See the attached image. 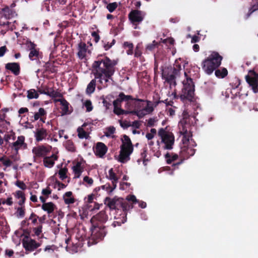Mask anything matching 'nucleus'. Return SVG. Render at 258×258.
Wrapping results in <instances>:
<instances>
[{
    "instance_id": "obj_1",
    "label": "nucleus",
    "mask_w": 258,
    "mask_h": 258,
    "mask_svg": "<svg viewBox=\"0 0 258 258\" xmlns=\"http://www.w3.org/2000/svg\"><path fill=\"white\" fill-rule=\"evenodd\" d=\"M184 75L186 80L182 82L183 88L179 98L185 106L182 112V118L179 122L180 133L185 137H192L190 131H188L191 125L195 122V117L191 115L192 109L195 110L198 107L195 97V85L192 79L188 77L186 73Z\"/></svg>"
},
{
    "instance_id": "obj_2",
    "label": "nucleus",
    "mask_w": 258,
    "mask_h": 258,
    "mask_svg": "<svg viewBox=\"0 0 258 258\" xmlns=\"http://www.w3.org/2000/svg\"><path fill=\"white\" fill-rule=\"evenodd\" d=\"M117 63V60L111 59L105 55H98L92 63V72L103 87L108 86L109 80L112 79L115 72Z\"/></svg>"
},
{
    "instance_id": "obj_3",
    "label": "nucleus",
    "mask_w": 258,
    "mask_h": 258,
    "mask_svg": "<svg viewBox=\"0 0 258 258\" xmlns=\"http://www.w3.org/2000/svg\"><path fill=\"white\" fill-rule=\"evenodd\" d=\"M192 137L183 136L181 140L182 143L180 145V151L179 157L180 160L176 163H173L172 166L175 169L178 168V166L183 163L184 160L188 159L194 156L196 152L194 147L197 146L196 143L191 139Z\"/></svg>"
},
{
    "instance_id": "obj_4",
    "label": "nucleus",
    "mask_w": 258,
    "mask_h": 258,
    "mask_svg": "<svg viewBox=\"0 0 258 258\" xmlns=\"http://www.w3.org/2000/svg\"><path fill=\"white\" fill-rule=\"evenodd\" d=\"M222 57L217 52H213L202 62V67L208 75H211L221 63Z\"/></svg>"
},
{
    "instance_id": "obj_5",
    "label": "nucleus",
    "mask_w": 258,
    "mask_h": 258,
    "mask_svg": "<svg viewBox=\"0 0 258 258\" xmlns=\"http://www.w3.org/2000/svg\"><path fill=\"white\" fill-rule=\"evenodd\" d=\"M104 204L109 208L110 210H122V214L126 215V212L133 208V206L130 205L127 201H124L122 198L114 197L110 198L106 197L104 199Z\"/></svg>"
},
{
    "instance_id": "obj_6",
    "label": "nucleus",
    "mask_w": 258,
    "mask_h": 258,
    "mask_svg": "<svg viewBox=\"0 0 258 258\" xmlns=\"http://www.w3.org/2000/svg\"><path fill=\"white\" fill-rule=\"evenodd\" d=\"M91 232V234L88 241L89 246L96 244L103 240L107 233L106 226L92 225Z\"/></svg>"
},
{
    "instance_id": "obj_7",
    "label": "nucleus",
    "mask_w": 258,
    "mask_h": 258,
    "mask_svg": "<svg viewBox=\"0 0 258 258\" xmlns=\"http://www.w3.org/2000/svg\"><path fill=\"white\" fill-rule=\"evenodd\" d=\"M158 136L161 138V142L165 144L164 149H172L174 143V136L172 133L161 128L158 131Z\"/></svg>"
},
{
    "instance_id": "obj_8",
    "label": "nucleus",
    "mask_w": 258,
    "mask_h": 258,
    "mask_svg": "<svg viewBox=\"0 0 258 258\" xmlns=\"http://www.w3.org/2000/svg\"><path fill=\"white\" fill-rule=\"evenodd\" d=\"M31 230L30 229H25L26 235L22 240V244L26 251H32L40 246V244L30 237Z\"/></svg>"
},
{
    "instance_id": "obj_9",
    "label": "nucleus",
    "mask_w": 258,
    "mask_h": 258,
    "mask_svg": "<svg viewBox=\"0 0 258 258\" xmlns=\"http://www.w3.org/2000/svg\"><path fill=\"white\" fill-rule=\"evenodd\" d=\"M108 216L105 210H102L98 213L93 216L91 219L90 222L93 226H105L104 224L107 222Z\"/></svg>"
},
{
    "instance_id": "obj_10",
    "label": "nucleus",
    "mask_w": 258,
    "mask_h": 258,
    "mask_svg": "<svg viewBox=\"0 0 258 258\" xmlns=\"http://www.w3.org/2000/svg\"><path fill=\"white\" fill-rule=\"evenodd\" d=\"M249 73L251 76L246 75V81L251 88L252 91L254 93H258V73L253 71H250Z\"/></svg>"
},
{
    "instance_id": "obj_11",
    "label": "nucleus",
    "mask_w": 258,
    "mask_h": 258,
    "mask_svg": "<svg viewBox=\"0 0 258 258\" xmlns=\"http://www.w3.org/2000/svg\"><path fill=\"white\" fill-rule=\"evenodd\" d=\"M51 147L50 146H38L35 147L32 149V153L34 155V157L43 158L50 152Z\"/></svg>"
},
{
    "instance_id": "obj_12",
    "label": "nucleus",
    "mask_w": 258,
    "mask_h": 258,
    "mask_svg": "<svg viewBox=\"0 0 258 258\" xmlns=\"http://www.w3.org/2000/svg\"><path fill=\"white\" fill-rule=\"evenodd\" d=\"M144 17L145 13L138 10H132L128 14V19L134 25H137L141 22Z\"/></svg>"
},
{
    "instance_id": "obj_13",
    "label": "nucleus",
    "mask_w": 258,
    "mask_h": 258,
    "mask_svg": "<svg viewBox=\"0 0 258 258\" xmlns=\"http://www.w3.org/2000/svg\"><path fill=\"white\" fill-rule=\"evenodd\" d=\"M25 138L23 136H19L17 141L9 144V147L12 151L18 153L20 149H26L27 147V144L25 143Z\"/></svg>"
},
{
    "instance_id": "obj_14",
    "label": "nucleus",
    "mask_w": 258,
    "mask_h": 258,
    "mask_svg": "<svg viewBox=\"0 0 258 258\" xmlns=\"http://www.w3.org/2000/svg\"><path fill=\"white\" fill-rule=\"evenodd\" d=\"M179 76L178 75L175 74L173 72L171 71V73H166L165 71H163L162 73V79H164L165 81L171 86L175 87L176 85V78Z\"/></svg>"
},
{
    "instance_id": "obj_15",
    "label": "nucleus",
    "mask_w": 258,
    "mask_h": 258,
    "mask_svg": "<svg viewBox=\"0 0 258 258\" xmlns=\"http://www.w3.org/2000/svg\"><path fill=\"white\" fill-rule=\"evenodd\" d=\"M34 134L35 141L40 142L46 139L48 132L46 128L39 127L36 128L34 132Z\"/></svg>"
},
{
    "instance_id": "obj_16",
    "label": "nucleus",
    "mask_w": 258,
    "mask_h": 258,
    "mask_svg": "<svg viewBox=\"0 0 258 258\" xmlns=\"http://www.w3.org/2000/svg\"><path fill=\"white\" fill-rule=\"evenodd\" d=\"M133 97L131 95H126L123 92H120L117 98L113 101V105L114 107H120L121 106V102L122 101L127 102L126 103V105H128L130 104L128 101L130 100H133Z\"/></svg>"
},
{
    "instance_id": "obj_17",
    "label": "nucleus",
    "mask_w": 258,
    "mask_h": 258,
    "mask_svg": "<svg viewBox=\"0 0 258 258\" xmlns=\"http://www.w3.org/2000/svg\"><path fill=\"white\" fill-rule=\"evenodd\" d=\"M77 56L80 59L85 58L86 56V53L88 52L90 53V50H88V46L85 42L81 41L78 45Z\"/></svg>"
},
{
    "instance_id": "obj_18",
    "label": "nucleus",
    "mask_w": 258,
    "mask_h": 258,
    "mask_svg": "<svg viewBox=\"0 0 258 258\" xmlns=\"http://www.w3.org/2000/svg\"><path fill=\"white\" fill-rule=\"evenodd\" d=\"M2 14L6 20L10 19L17 16L16 11L7 6L2 9Z\"/></svg>"
},
{
    "instance_id": "obj_19",
    "label": "nucleus",
    "mask_w": 258,
    "mask_h": 258,
    "mask_svg": "<svg viewBox=\"0 0 258 258\" xmlns=\"http://www.w3.org/2000/svg\"><path fill=\"white\" fill-rule=\"evenodd\" d=\"M58 157L56 154H53L50 156H46L43 158V162L44 166L47 168L52 167L55 161L58 160Z\"/></svg>"
},
{
    "instance_id": "obj_20",
    "label": "nucleus",
    "mask_w": 258,
    "mask_h": 258,
    "mask_svg": "<svg viewBox=\"0 0 258 258\" xmlns=\"http://www.w3.org/2000/svg\"><path fill=\"white\" fill-rule=\"evenodd\" d=\"M133 151L127 150L120 149L119 155L118 156V161L122 163H124L130 160V155Z\"/></svg>"
},
{
    "instance_id": "obj_21",
    "label": "nucleus",
    "mask_w": 258,
    "mask_h": 258,
    "mask_svg": "<svg viewBox=\"0 0 258 258\" xmlns=\"http://www.w3.org/2000/svg\"><path fill=\"white\" fill-rule=\"evenodd\" d=\"M107 151V146L102 142L96 144L95 151V155L99 157H102Z\"/></svg>"
},
{
    "instance_id": "obj_22",
    "label": "nucleus",
    "mask_w": 258,
    "mask_h": 258,
    "mask_svg": "<svg viewBox=\"0 0 258 258\" xmlns=\"http://www.w3.org/2000/svg\"><path fill=\"white\" fill-rule=\"evenodd\" d=\"M5 68L10 71L15 76H18L20 73V66L17 62H9L6 64Z\"/></svg>"
},
{
    "instance_id": "obj_23",
    "label": "nucleus",
    "mask_w": 258,
    "mask_h": 258,
    "mask_svg": "<svg viewBox=\"0 0 258 258\" xmlns=\"http://www.w3.org/2000/svg\"><path fill=\"white\" fill-rule=\"evenodd\" d=\"M123 139H122V145L120 146V149L133 151L134 147L130 138L126 135L123 136Z\"/></svg>"
},
{
    "instance_id": "obj_24",
    "label": "nucleus",
    "mask_w": 258,
    "mask_h": 258,
    "mask_svg": "<svg viewBox=\"0 0 258 258\" xmlns=\"http://www.w3.org/2000/svg\"><path fill=\"white\" fill-rule=\"evenodd\" d=\"M10 231V227L4 217V215H0V233L7 234Z\"/></svg>"
},
{
    "instance_id": "obj_25",
    "label": "nucleus",
    "mask_w": 258,
    "mask_h": 258,
    "mask_svg": "<svg viewBox=\"0 0 258 258\" xmlns=\"http://www.w3.org/2000/svg\"><path fill=\"white\" fill-rule=\"evenodd\" d=\"M56 101L59 102L62 107L61 108V114L62 115L69 114L72 111L69 110V103L64 98H60L56 100Z\"/></svg>"
},
{
    "instance_id": "obj_26",
    "label": "nucleus",
    "mask_w": 258,
    "mask_h": 258,
    "mask_svg": "<svg viewBox=\"0 0 258 258\" xmlns=\"http://www.w3.org/2000/svg\"><path fill=\"white\" fill-rule=\"evenodd\" d=\"M42 209L46 212L48 215L52 213L56 208V206L52 202H48L43 204L41 206Z\"/></svg>"
},
{
    "instance_id": "obj_27",
    "label": "nucleus",
    "mask_w": 258,
    "mask_h": 258,
    "mask_svg": "<svg viewBox=\"0 0 258 258\" xmlns=\"http://www.w3.org/2000/svg\"><path fill=\"white\" fill-rule=\"evenodd\" d=\"M46 115V112L43 108H40L38 112H35L33 116H30V120L32 122L37 120L41 117H44Z\"/></svg>"
},
{
    "instance_id": "obj_28",
    "label": "nucleus",
    "mask_w": 258,
    "mask_h": 258,
    "mask_svg": "<svg viewBox=\"0 0 258 258\" xmlns=\"http://www.w3.org/2000/svg\"><path fill=\"white\" fill-rule=\"evenodd\" d=\"M179 155L174 153H167L165 155L166 162L168 164H171L173 162L178 159Z\"/></svg>"
},
{
    "instance_id": "obj_29",
    "label": "nucleus",
    "mask_w": 258,
    "mask_h": 258,
    "mask_svg": "<svg viewBox=\"0 0 258 258\" xmlns=\"http://www.w3.org/2000/svg\"><path fill=\"white\" fill-rule=\"evenodd\" d=\"M73 192L72 191L66 192L63 196L64 203L67 205L72 204L75 203V200L72 197Z\"/></svg>"
},
{
    "instance_id": "obj_30",
    "label": "nucleus",
    "mask_w": 258,
    "mask_h": 258,
    "mask_svg": "<svg viewBox=\"0 0 258 258\" xmlns=\"http://www.w3.org/2000/svg\"><path fill=\"white\" fill-rule=\"evenodd\" d=\"M96 79L95 78L88 84L86 90L87 94H91L94 92L96 85Z\"/></svg>"
},
{
    "instance_id": "obj_31",
    "label": "nucleus",
    "mask_w": 258,
    "mask_h": 258,
    "mask_svg": "<svg viewBox=\"0 0 258 258\" xmlns=\"http://www.w3.org/2000/svg\"><path fill=\"white\" fill-rule=\"evenodd\" d=\"M120 215H122L121 217L120 218H116L115 217V219L117 220L114 221L112 224V226L113 227H115L116 226H121L122 224L124 223L126 221V215L125 214H121Z\"/></svg>"
},
{
    "instance_id": "obj_32",
    "label": "nucleus",
    "mask_w": 258,
    "mask_h": 258,
    "mask_svg": "<svg viewBox=\"0 0 258 258\" xmlns=\"http://www.w3.org/2000/svg\"><path fill=\"white\" fill-rule=\"evenodd\" d=\"M132 100L134 101V105L135 108L139 110H143L144 103L145 102L144 100L133 98Z\"/></svg>"
},
{
    "instance_id": "obj_33",
    "label": "nucleus",
    "mask_w": 258,
    "mask_h": 258,
    "mask_svg": "<svg viewBox=\"0 0 258 258\" xmlns=\"http://www.w3.org/2000/svg\"><path fill=\"white\" fill-rule=\"evenodd\" d=\"M40 53L37 49L30 50L29 58L31 60H37L39 58Z\"/></svg>"
},
{
    "instance_id": "obj_34",
    "label": "nucleus",
    "mask_w": 258,
    "mask_h": 258,
    "mask_svg": "<svg viewBox=\"0 0 258 258\" xmlns=\"http://www.w3.org/2000/svg\"><path fill=\"white\" fill-rule=\"evenodd\" d=\"M123 46L124 48L126 49V53L128 55L133 54L134 45L132 43L125 41L123 43Z\"/></svg>"
},
{
    "instance_id": "obj_35",
    "label": "nucleus",
    "mask_w": 258,
    "mask_h": 258,
    "mask_svg": "<svg viewBox=\"0 0 258 258\" xmlns=\"http://www.w3.org/2000/svg\"><path fill=\"white\" fill-rule=\"evenodd\" d=\"M215 74L219 78H224L228 75V71L226 68L218 69L215 71Z\"/></svg>"
},
{
    "instance_id": "obj_36",
    "label": "nucleus",
    "mask_w": 258,
    "mask_h": 258,
    "mask_svg": "<svg viewBox=\"0 0 258 258\" xmlns=\"http://www.w3.org/2000/svg\"><path fill=\"white\" fill-rule=\"evenodd\" d=\"M115 40L113 39L111 42H109L106 39H103L101 41L102 46L105 50H109L115 43Z\"/></svg>"
},
{
    "instance_id": "obj_37",
    "label": "nucleus",
    "mask_w": 258,
    "mask_h": 258,
    "mask_svg": "<svg viewBox=\"0 0 258 258\" xmlns=\"http://www.w3.org/2000/svg\"><path fill=\"white\" fill-rule=\"evenodd\" d=\"M68 172V169L66 167L60 168L58 171V174L59 178L61 180H63L67 178V174Z\"/></svg>"
},
{
    "instance_id": "obj_38",
    "label": "nucleus",
    "mask_w": 258,
    "mask_h": 258,
    "mask_svg": "<svg viewBox=\"0 0 258 258\" xmlns=\"http://www.w3.org/2000/svg\"><path fill=\"white\" fill-rule=\"evenodd\" d=\"M78 136L80 139H88L89 137L87 132L82 127H79L77 129Z\"/></svg>"
},
{
    "instance_id": "obj_39",
    "label": "nucleus",
    "mask_w": 258,
    "mask_h": 258,
    "mask_svg": "<svg viewBox=\"0 0 258 258\" xmlns=\"http://www.w3.org/2000/svg\"><path fill=\"white\" fill-rule=\"evenodd\" d=\"M0 162H2L3 165L6 167H10L13 164L12 161L5 156L0 157Z\"/></svg>"
},
{
    "instance_id": "obj_40",
    "label": "nucleus",
    "mask_w": 258,
    "mask_h": 258,
    "mask_svg": "<svg viewBox=\"0 0 258 258\" xmlns=\"http://www.w3.org/2000/svg\"><path fill=\"white\" fill-rule=\"evenodd\" d=\"M39 97L38 93L35 89H30L27 91V97L30 99H37Z\"/></svg>"
},
{
    "instance_id": "obj_41",
    "label": "nucleus",
    "mask_w": 258,
    "mask_h": 258,
    "mask_svg": "<svg viewBox=\"0 0 258 258\" xmlns=\"http://www.w3.org/2000/svg\"><path fill=\"white\" fill-rule=\"evenodd\" d=\"M66 148L69 151L74 152L76 151V148L75 147L73 142L71 140H68L66 143Z\"/></svg>"
},
{
    "instance_id": "obj_42",
    "label": "nucleus",
    "mask_w": 258,
    "mask_h": 258,
    "mask_svg": "<svg viewBox=\"0 0 258 258\" xmlns=\"http://www.w3.org/2000/svg\"><path fill=\"white\" fill-rule=\"evenodd\" d=\"M16 139L15 134L14 132H12L10 134H5L4 136V140L6 142V144H10L9 141L12 140L14 141Z\"/></svg>"
},
{
    "instance_id": "obj_43",
    "label": "nucleus",
    "mask_w": 258,
    "mask_h": 258,
    "mask_svg": "<svg viewBox=\"0 0 258 258\" xmlns=\"http://www.w3.org/2000/svg\"><path fill=\"white\" fill-rule=\"evenodd\" d=\"M16 214L17 217L23 218L25 215V206L18 207L17 208Z\"/></svg>"
},
{
    "instance_id": "obj_44",
    "label": "nucleus",
    "mask_w": 258,
    "mask_h": 258,
    "mask_svg": "<svg viewBox=\"0 0 258 258\" xmlns=\"http://www.w3.org/2000/svg\"><path fill=\"white\" fill-rule=\"evenodd\" d=\"M48 96L52 98L62 97V95L60 93L55 91L52 89H50V90H49Z\"/></svg>"
},
{
    "instance_id": "obj_45",
    "label": "nucleus",
    "mask_w": 258,
    "mask_h": 258,
    "mask_svg": "<svg viewBox=\"0 0 258 258\" xmlns=\"http://www.w3.org/2000/svg\"><path fill=\"white\" fill-rule=\"evenodd\" d=\"M240 84V80L238 78H234L230 85L232 89H235L237 88Z\"/></svg>"
},
{
    "instance_id": "obj_46",
    "label": "nucleus",
    "mask_w": 258,
    "mask_h": 258,
    "mask_svg": "<svg viewBox=\"0 0 258 258\" xmlns=\"http://www.w3.org/2000/svg\"><path fill=\"white\" fill-rule=\"evenodd\" d=\"M118 5L116 2H113L108 4L106 6V8L110 13H112L117 8Z\"/></svg>"
},
{
    "instance_id": "obj_47",
    "label": "nucleus",
    "mask_w": 258,
    "mask_h": 258,
    "mask_svg": "<svg viewBox=\"0 0 258 258\" xmlns=\"http://www.w3.org/2000/svg\"><path fill=\"white\" fill-rule=\"evenodd\" d=\"M108 179L111 180H114L115 181L116 180H118V178L117 177L116 174L114 172L113 168H111L109 169L108 171Z\"/></svg>"
},
{
    "instance_id": "obj_48",
    "label": "nucleus",
    "mask_w": 258,
    "mask_h": 258,
    "mask_svg": "<svg viewBox=\"0 0 258 258\" xmlns=\"http://www.w3.org/2000/svg\"><path fill=\"white\" fill-rule=\"evenodd\" d=\"M73 170L74 173H79L80 171H83V168L81 167V162H78L76 165L73 167Z\"/></svg>"
},
{
    "instance_id": "obj_49",
    "label": "nucleus",
    "mask_w": 258,
    "mask_h": 258,
    "mask_svg": "<svg viewBox=\"0 0 258 258\" xmlns=\"http://www.w3.org/2000/svg\"><path fill=\"white\" fill-rule=\"evenodd\" d=\"M158 45V43L154 40L152 43L149 44L146 46V50L149 51H153Z\"/></svg>"
},
{
    "instance_id": "obj_50",
    "label": "nucleus",
    "mask_w": 258,
    "mask_h": 258,
    "mask_svg": "<svg viewBox=\"0 0 258 258\" xmlns=\"http://www.w3.org/2000/svg\"><path fill=\"white\" fill-rule=\"evenodd\" d=\"M21 227L23 229L24 233L26 234L25 232V229H29L28 227L30 225L29 222V220L28 218H26L25 220H23L21 223ZM29 229H31L30 228Z\"/></svg>"
},
{
    "instance_id": "obj_51",
    "label": "nucleus",
    "mask_w": 258,
    "mask_h": 258,
    "mask_svg": "<svg viewBox=\"0 0 258 258\" xmlns=\"http://www.w3.org/2000/svg\"><path fill=\"white\" fill-rule=\"evenodd\" d=\"M171 70L174 72L175 74L180 75V71L181 70V65L179 63L175 64L173 69Z\"/></svg>"
},
{
    "instance_id": "obj_52",
    "label": "nucleus",
    "mask_w": 258,
    "mask_h": 258,
    "mask_svg": "<svg viewBox=\"0 0 258 258\" xmlns=\"http://www.w3.org/2000/svg\"><path fill=\"white\" fill-rule=\"evenodd\" d=\"M84 106L86 108V111L87 112H90L93 109L92 102L90 100H87L85 102Z\"/></svg>"
},
{
    "instance_id": "obj_53",
    "label": "nucleus",
    "mask_w": 258,
    "mask_h": 258,
    "mask_svg": "<svg viewBox=\"0 0 258 258\" xmlns=\"http://www.w3.org/2000/svg\"><path fill=\"white\" fill-rule=\"evenodd\" d=\"M42 225H39L36 227H34L33 228V231L34 233V235L37 236H39L40 234L42 233Z\"/></svg>"
},
{
    "instance_id": "obj_54",
    "label": "nucleus",
    "mask_w": 258,
    "mask_h": 258,
    "mask_svg": "<svg viewBox=\"0 0 258 258\" xmlns=\"http://www.w3.org/2000/svg\"><path fill=\"white\" fill-rule=\"evenodd\" d=\"M107 132L105 133V135L108 137L111 135L113 134L115 132V128L113 126H109L106 128Z\"/></svg>"
},
{
    "instance_id": "obj_55",
    "label": "nucleus",
    "mask_w": 258,
    "mask_h": 258,
    "mask_svg": "<svg viewBox=\"0 0 258 258\" xmlns=\"http://www.w3.org/2000/svg\"><path fill=\"white\" fill-rule=\"evenodd\" d=\"M15 185L22 190H25L27 188L26 185L23 181L17 180Z\"/></svg>"
},
{
    "instance_id": "obj_56",
    "label": "nucleus",
    "mask_w": 258,
    "mask_h": 258,
    "mask_svg": "<svg viewBox=\"0 0 258 258\" xmlns=\"http://www.w3.org/2000/svg\"><path fill=\"white\" fill-rule=\"evenodd\" d=\"M46 71H50L51 73H53V63L50 62H47L44 66Z\"/></svg>"
},
{
    "instance_id": "obj_57",
    "label": "nucleus",
    "mask_w": 258,
    "mask_h": 258,
    "mask_svg": "<svg viewBox=\"0 0 258 258\" xmlns=\"http://www.w3.org/2000/svg\"><path fill=\"white\" fill-rule=\"evenodd\" d=\"M38 216L34 213H32L29 217L28 218L29 221L31 220L32 223L35 224L37 221Z\"/></svg>"
},
{
    "instance_id": "obj_58",
    "label": "nucleus",
    "mask_w": 258,
    "mask_h": 258,
    "mask_svg": "<svg viewBox=\"0 0 258 258\" xmlns=\"http://www.w3.org/2000/svg\"><path fill=\"white\" fill-rule=\"evenodd\" d=\"M14 195L15 197L18 199H23V198L25 199V195L23 191L21 190H17L16 191V192L14 194Z\"/></svg>"
},
{
    "instance_id": "obj_59",
    "label": "nucleus",
    "mask_w": 258,
    "mask_h": 258,
    "mask_svg": "<svg viewBox=\"0 0 258 258\" xmlns=\"http://www.w3.org/2000/svg\"><path fill=\"white\" fill-rule=\"evenodd\" d=\"M157 121L156 118H150L147 120V126L148 127H152L155 125V122Z\"/></svg>"
},
{
    "instance_id": "obj_60",
    "label": "nucleus",
    "mask_w": 258,
    "mask_h": 258,
    "mask_svg": "<svg viewBox=\"0 0 258 258\" xmlns=\"http://www.w3.org/2000/svg\"><path fill=\"white\" fill-rule=\"evenodd\" d=\"M26 44L30 50L36 49V44L29 40H27Z\"/></svg>"
},
{
    "instance_id": "obj_61",
    "label": "nucleus",
    "mask_w": 258,
    "mask_h": 258,
    "mask_svg": "<svg viewBox=\"0 0 258 258\" xmlns=\"http://www.w3.org/2000/svg\"><path fill=\"white\" fill-rule=\"evenodd\" d=\"M147 147L143 148L141 152V159H143L144 163L145 162V158L147 156Z\"/></svg>"
},
{
    "instance_id": "obj_62",
    "label": "nucleus",
    "mask_w": 258,
    "mask_h": 258,
    "mask_svg": "<svg viewBox=\"0 0 258 258\" xmlns=\"http://www.w3.org/2000/svg\"><path fill=\"white\" fill-rule=\"evenodd\" d=\"M92 37L94 38V40L96 43H97L100 40V36L98 34V32L96 31H93L91 33Z\"/></svg>"
},
{
    "instance_id": "obj_63",
    "label": "nucleus",
    "mask_w": 258,
    "mask_h": 258,
    "mask_svg": "<svg viewBox=\"0 0 258 258\" xmlns=\"http://www.w3.org/2000/svg\"><path fill=\"white\" fill-rule=\"evenodd\" d=\"M126 200L128 202H132L133 204H136L138 200H137L136 197L134 195L128 196L126 198Z\"/></svg>"
},
{
    "instance_id": "obj_64",
    "label": "nucleus",
    "mask_w": 258,
    "mask_h": 258,
    "mask_svg": "<svg viewBox=\"0 0 258 258\" xmlns=\"http://www.w3.org/2000/svg\"><path fill=\"white\" fill-rule=\"evenodd\" d=\"M114 113L117 115H122V112H123V109L121 108L120 107H114V110H113Z\"/></svg>"
}]
</instances>
